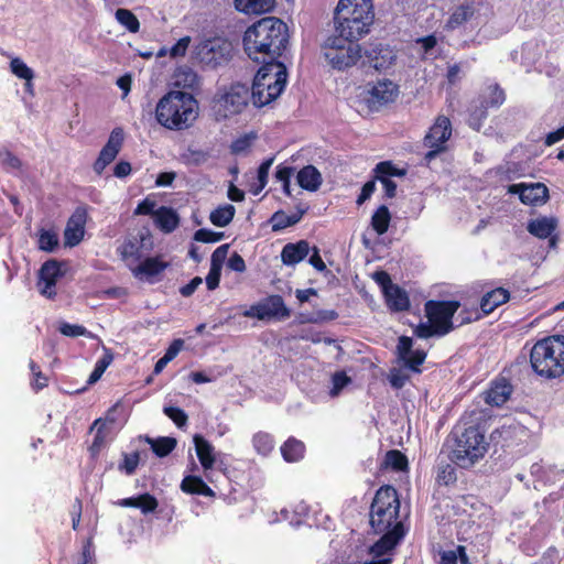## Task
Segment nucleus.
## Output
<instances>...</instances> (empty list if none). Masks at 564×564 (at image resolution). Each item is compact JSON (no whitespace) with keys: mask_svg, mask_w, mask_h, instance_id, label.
<instances>
[{"mask_svg":"<svg viewBox=\"0 0 564 564\" xmlns=\"http://www.w3.org/2000/svg\"><path fill=\"white\" fill-rule=\"evenodd\" d=\"M400 507L399 492L393 486L383 485L376 491L369 510L371 529L382 534L371 546L376 557L392 551L406 534V528L400 520Z\"/></svg>","mask_w":564,"mask_h":564,"instance_id":"obj_1","label":"nucleus"},{"mask_svg":"<svg viewBox=\"0 0 564 564\" xmlns=\"http://www.w3.org/2000/svg\"><path fill=\"white\" fill-rule=\"evenodd\" d=\"M290 41L288 25L279 18L267 17L248 26L242 45L254 62L280 61Z\"/></svg>","mask_w":564,"mask_h":564,"instance_id":"obj_2","label":"nucleus"},{"mask_svg":"<svg viewBox=\"0 0 564 564\" xmlns=\"http://www.w3.org/2000/svg\"><path fill=\"white\" fill-rule=\"evenodd\" d=\"M529 362L533 373L543 381L564 377V335L538 339L530 349Z\"/></svg>","mask_w":564,"mask_h":564,"instance_id":"obj_3","label":"nucleus"},{"mask_svg":"<svg viewBox=\"0 0 564 564\" xmlns=\"http://www.w3.org/2000/svg\"><path fill=\"white\" fill-rule=\"evenodd\" d=\"M198 104L189 93L171 90L158 102L156 121L169 130L187 129L197 118Z\"/></svg>","mask_w":564,"mask_h":564,"instance_id":"obj_4","label":"nucleus"},{"mask_svg":"<svg viewBox=\"0 0 564 564\" xmlns=\"http://www.w3.org/2000/svg\"><path fill=\"white\" fill-rule=\"evenodd\" d=\"M451 435L453 445L448 458L457 467L471 468L488 451L489 443L479 424L455 427Z\"/></svg>","mask_w":564,"mask_h":564,"instance_id":"obj_5","label":"nucleus"},{"mask_svg":"<svg viewBox=\"0 0 564 564\" xmlns=\"http://www.w3.org/2000/svg\"><path fill=\"white\" fill-rule=\"evenodd\" d=\"M254 75L251 87V100L257 108L274 101L288 83V69L281 61H263Z\"/></svg>","mask_w":564,"mask_h":564,"instance_id":"obj_6","label":"nucleus"},{"mask_svg":"<svg viewBox=\"0 0 564 564\" xmlns=\"http://www.w3.org/2000/svg\"><path fill=\"white\" fill-rule=\"evenodd\" d=\"M323 55L336 69H346L361 58L360 45L341 35L329 36L323 45Z\"/></svg>","mask_w":564,"mask_h":564,"instance_id":"obj_7","label":"nucleus"},{"mask_svg":"<svg viewBox=\"0 0 564 564\" xmlns=\"http://www.w3.org/2000/svg\"><path fill=\"white\" fill-rule=\"evenodd\" d=\"M460 303L456 300H429L424 304L425 316L445 336L455 329L453 318Z\"/></svg>","mask_w":564,"mask_h":564,"instance_id":"obj_8","label":"nucleus"},{"mask_svg":"<svg viewBox=\"0 0 564 564\" xmlns=\"http://www.w3.org/2000/svg\"><path fill=\"white\" fill-rule=\"evenodd\" d=\"M251 99L250 88L241 83L231 84L216 99L217 113L223 118L241 113Z\"/></svg>","mask_w":564,"mask_h":564,"instance_id":"obj_9","label":"nucleus"},{"mask_svg":"<svg viewBox=\"0 0 564 564\" xmlns=\"http://www.w3.org/2000/svg\"><path fill=\"white\" fill-rule=\"evenodd\" d=\"M242 315L259 321H268L271 318L285 319L291 316V311L285 306L281 295L273 294L261 302L252 304Z\"/></svg>","mask_w":564,"mask_h":564,"instance_id":"obj_10","label":"nucleus"},{"mask_svg":"<svg viewBox=\"0 0 564 564\" xmlns=\"http://www.w3.org/2000/svg\"><path fill=\"white\" fill-rule=\"evenodd\" d=\"M398 95L399 86L390 79H382L368 84L365 101L371 110H378L380 107L393 102Z\"/></svg>","mask_w":564,"mask_h":564,"instance_id":"obj_11","label":"nucleus"},{"mask_svg":"<svg viewBox=\"0 0 564 564\" xmlns=\"http://www.w3.org/2000/svg\"><path fill=\"white\" fill-rule=\"evenodd\" d=\"M508 193L518 194L521 203L529 206H542L550 198L547 186L540 182L511 184Z\"/></svg>","mask_w":564,"mask_h":564,"instance_id":"obj_12","label":"nucleus"},{"mask_svg":"<svg viewBox=\"0 0 564 564\" xmlns=\"http://www.w3.org/2000/svg\"><path fill=\"white\" fill-rule=\"evenodd\" d=\"M199 55L207 65L217 67L229 61L231 44L221 37L206 40L199 48Z\"/></svg>","mask_w":564,"mask_h":564,"instance_id":"obj_13","label":"nucleus"},{"mask_svg":"<svg viewBox=\"0 0 564 564\" xmlns=\"http://www.w3.org/2000/svg\"><path fill=\"white\" fill-rule=\"evenodd\" d=\"M124 141V132L120 127L115 128L108 138L107 143L102 147L98 158L93 164L94 171L100 175L105 169L117 158L122 149Z\"/></svg>","mask_w":564,"mask_h":564,"instance_id":"obj_14","label":"nucleus"},{"mask_svg":"<svg viewBox=\"0 0 564 564\" xmlns=\"http://www.w3.org/2000/svg\"><path fill=\"white\" fill-rule=\"evenodd\" d=\"M335 22L336 32H338L339 35L358 43V41L364 35L369 33L373 20H365L362 18L355 17L346 18L335 15Z\"/></svg>","mask_w":564,"mask_h":564,"instance_id":"obj_15","label":"nucleus"},{"mask_svg":"<svg viewBox=\"0 0 564 564\" xmlns=\"http://www.w3.org/2000/svg\"><path fill=\"white\" fill-rule=\"evenodd\" d=\"M88 214L85 206H78L67 220L64 230L65 245L75 247L84 239Z\"/></svg>","mask_w":564,"mask_h":564,"instance_id":"obj_16","label":"nucleus"},{"mask_svg":"<svg viewBox=\"0 0 564 564\" xmlns=\"http://www.w3.org/2000/svg\"><path fill=\"white\" fill-rule=\"evenodd\" d=\"M63 275L61 263L55 259L45 261L39 272L40 293L47 299L56 296L55 286L57 280Z\"/></svg>","mask_w":564,"mask_h":564,"instance_id":"obj_17","label":"nucleus"},{"mask_svg":"<svg viewBox=\"0 0 564 564\" xmlns=\"http://www.w3.org/2000/svg\"><path fill=\"white\" fill-rule=\"evenodd\" d=\"M368 64L377 70L389 68L395 61L394 51L387 44L370 43L365 50Z\"/></svg>","mask_w":564,"mask_h":564,"instance_id":"obj_18","label":"nucleus"},{"mask_svg":"<svg viewBox=\"0 0 564 564\" xmlns=\"http://www.w3.org/2000/svg\"><path fill=\"white\" fill-rule=\"evenodd\" d=\"M335 15L373 20L375 12L372 0H339Z\"/></svg>","mask_w":564,"mask_h":564,"instance_id":"obj_19","label":"nucleus"},{"mask_svg":"<svg viewBox=\"0 0 564 564\" xmlns=\"http://www.w3.org/2000/svg\"><path fill=\"white\" fill-rule=\"evenodd\" d=\"M452 135V122L448 117L440 115L423 139L424 147H447Z\"/></svg>","mask_w":564,"mask_h":564,"instance_id":"obj_20","label":"nucleus"},{"mask_svg":"<svg viewBox=\"0 0 564 564\" xmlns=\"http://www.w3.org/2000/svg\"><path fill=\"white\" fill-rule=\"evenodd\" d=\"M513 388L506 378L494 380L485 391V402L491 406H501L509 400Z\"/></svg>","mask_w":564,"mask_h":564,"instance_id":"obj_21","label":"nucleus"},{"mask_svg":"<svg viewBox=\"0 0 564 564\" xmlns=\"http://www.w3.org/2000/svg\"><path fill=\"white\" fill-rule=\"evenodd\" d=\"M193 443L195 446V452L197 458L204 470H209L214 468L216 463L215 447L212 445L209 441H207L203 435L195 434L193 436Z\"/></svg>","mask_w":564,"mask_h":564,"instance_id":"obj_22","label":"nucleus"},{"mask_svg":"<svg viewBox=\"0 0 564 564\" xmlns=\"http://www.w3.org/2000/svg\"><path fill=\"white\" fill-rule=\"evenodd\" d=\"M115 505L123 508H138L144 514L154 512L159 507L158 499L149 492H144L135 497L119 499Z\"/></svg>","mask_w":564,"mask_h":564,"instance_id":"obj_23","label":"nucleus"},{"mask_svg":"<svg viewBox=\"0 0 564 564\" xmlns=\"http://www.w3.org/2000/svg\"><path fill=\"white\" fill-rule=\"evenodd\" d=\"M557 226V218L542 216L535 219H530L527 224V230L530 235L539 239H546L556 231Z\"/></svg>","mask_w":564,"mask_h":564,"instance_id":"obj_24","label":"nucleus"},{"mask_svg":"<svg viewBox=\"0 0 564 564\" xmlns=\"http://www.w3.org/2000/svg\"><path fill=\"white\" fill-rule=\"evenodd\" d=\"M383 296L388 308L392 312H404L411 306L406 291L398 284L390 286Z\"/></svg>","mask_w":564,"mask_h":564,"instance_id":"obj_25","label":"nucleus"},{"mask_svg":"<svg viewBox=\"0 0 564 564\" xmlns=\"http://www.w3.org/2000/svg\"><path fill=\"white\" fill-rule=\"evenodd\" d=\"M310 250V243L306 240L286 243L281 251V260L285 265H295L307 257Z\"/></svg>","mask_w":564,"mask_h":564,"instance_id":"obj_26","label":"nucleus"},{"mask_svg":"<svg viewBox=\"0 0 564 564\" xmlns=\"http://www.w3.org/2000/svg\"><path fill=\"white\" fill-rule=\"evenodd\" d=\"M509 299L510 293L507 289L496 288L482 295L479 306L482 314L488 315L501 304L507 303Z\"/></svg>","mask_w":564,"mask_h":564,"instance_id":"obj_27","label":"nucleus"},{"mask_svg":"<svg viewBox=\"0 0 564 564\" xmlns=\"http://www.w3.org/2000/svg\"><path fill=\"white\" fill-rule=\"evenodd\" d=\"M237 11L251 15L264 14L273 11L275 0H234Z\"/></svg>","mask_w":564,"mask_h":564,"instance_id":"obj_28","label":"nucleus"},{"mask_svg":"<svg viewBox=\"0 0 564 564\" xmlns=\"http://www.w3.org/2000/svg\"><path fill=\"white\" fill-rule=\"evenodd\" d=\"M170 265L169 262L163 261L160 257H149L145 258L138 267H135L132 272L133 275L152 278L159 275Z\"/></svg>","mask_w":564,"mask_h":564,"instance_id":"obj_29","label":"nucleus"},{"mask_svg":"<svg viewBox=\"0 0 564 564\" xmlns=\"http://www.w3.org/2000/svg\"><path fill=\"white\" fill-rule=\"evenodd\" d=\"M156 226L165 234L174 231L180 225V217L172 207L161 206L155 212Z\"/></svg>","mask_w":564,"mask_h":564,"instance_id":"obj_30","label":"nucleus"},{"mask_svg":"<svg viewBox=\"0 0 564 564\" xmlns=\"http://www.w3.org/2000/svg\"><path fill=\"white\" fill-rule=\"evenodd\" d=\"M296 181L303 189L314 192L321 186L322 176L314 165H306L297 172Z\"/></svg>","mask_w":564,"mask_h":564,"instance_id":"obj_31","label":"nucleus"},{"mask_svg":"<svg viewBox=\"0 0 564 564\" xmlns=\"http://www.w3.org/2000/svg\"><path fill=\"white\" fill-rule=\"evenodd\" d=\"M280 451H281V455L285 462L296 463L304 458L306 447L302 441L295 438L294 436H290L281 445Z\"/></svg>","mask_w":564,"mask_h":564,"instance_id":"obj_32","label":"nucleus"},{"mask_svg":"<svg viewBox=\"0 0 564 564\" xmlns=\"http://www.w3.org/2000/svg\"><path fill=\"white\" fill-rule=\"evenodd\" d=\"M181 489L185 494L214 497V490L199 476H185L181 482Z\"/></svg>","mask_w":564,"mask_h":564,"instance_id":"obj_33","label":"nucleus"},{"mask_svg":"<svg viewBox=\"0 0 564 564\" xmlns=\"http://www.w3.org/2000/svg\"><path fill=\"white\" fill-rule=\"evenodd\" d=\"M306 212L307 207H297V212L291 215H288L283 210L275 212L270 219L272 224V230L280 231L288 227L296 225L303 218Z\"/></svg>","mask_w":564,"mask_h":564,"instance_id":"obj_34","label":"nucleus"},{"mask_svg":"<svg viewBox=\"0 0 564 564\" xmlns=\"http://www.w3.org/2000/svg\"><path fill=\"white\" fill-rule=\"evenodd\" d=\"M456 464L452 460H440L436 465L435 481L438 486H453L457 481Z\"/></svg>","mask_w":564,"mask_h":564,"instance_id":"obj_35","label":"nucleus"},{"mask_svg":"<svg viewBox=\"0 0 564 564\" xmlns=\"http://www.w3.org/2000/svg\"><path fill=\"white\" fill-rule=\"evenodd\" d=\"M391 213L386 205H380L372 214L370 225L378 236L384 235L391 223Z\"/></svg>","mask_w":564,"mask_h":564,"instance_id":"obj_36","label":"nucleus"},{"mask_svg":"<svg viewBox=\"0 0 564 564\" xmlns=\"http://www.w3.org/2000/svg\"><path fill=\"white\" fill-rule=\"evenodd\" d=\"M252 446L261 456H269L275 447V441L272 434L259 431L252 436Z\"/></svg>","mask_w":564,"mask_h":564,"instance_id":"obj_37","label":"nucleus"},{"mask_svg":"<svg viewBox=\"0 0 564 564\" xmlns=\"http://www.w3.org/2000/svg\"><path fill=\"white\" fill-rule=\"evenodd\" d=\"M381 468H391L395 471H404L409 468L408 457L399 449H390L384 455Z\"/></svg>","mask_w":564,"mask_h":564,"instance_id":"obj_38","label":"nucleus"},{"mask_svg":"<svg viewBox=\"0 0 564 564\" xmlns=\"http://www.w3.org/2000/svg\"><path fill=\"white\" fill-rule=\"evenodd\" d=\"M147 442L151 445V449L158 457L167 456L177 445L176 440L170 436H160L158 438L148 437Z\"/></svg>","mask_w":564,"mask_h":564,"instance_id":"obj_39","label":"nucleus"},{"mask_svg":"<svg viewBox=\"0 0 564 564\" xmlns=\"http://www.w3.org/2000/svg\"><path fill=\"white\" fill-rule=\"evenodd\" d=\"M235 213L236 209L230 204L218 206L210 213L209 220L217 227H226L232 221Z\"/></svg>","mask_w":564,"mask_h":564,"instance_id":"obj_40","label":"nucleus"},{"mask_svg":"<svg viewBox=\"0 0 564 564\" xmlns=\"http://www.w3.org/2000/svg\"><path fill=\"white\" fill-rule=\"evenodd\" d=\"M375 180L403 177L406 175V169L395 166L392 161H381L373 169Z\"/></svg>","mask_w":564,"mask_h":564,"instance_id":"obj_41","label":"nucleus"},{"mask_svg":"<svg viewBox=\"0 0 564 564\" xmlns=\"http://www.w3.org/2000/svg\"><path fill=\"white\" fill-rule=\"evenodd\" d=\"M505 100V90L498 84H492L487 88V94L484 96L481 107L485 108V110L488 108H499Z\"/></svg>","mask_w":564,"mask_h":564,"instance_id":"obj_42","label":"nucleus"},{"mask_svg":"<svg viewBox=\"0 0 564 564\" xmlns=\"http://www.w3.org/2000/svg\"><path fill=\"white\" fill-rule=\"evenodd\" d=\"M149 234H140L139 237H133L132 239L127 240L122 246V256L124 258H135L139 259L141 257V249L145 245V240H150Z\"/></svg>","mask_w":564,"mask_h":564,"instance_id":"obj_43","label":"nucleus"},{"mask_svg":"<svg viewBox=\"0 0 564 564\" xmlns=\"http://www.w3.org/2000/svg\"><path fill=\"white\" fill-rule=\"evenodd\" d=\"M440 556V564H469V558L464 545H457L455 550L443 551Z\"/></svg>","mask_w":564,"mask_h":564,"instance_id":"obj_44","label":"nucleus"},{"mask_svg":"<svg viewBox=\"0 0 564 564\" xmlns=\"http://www.w3.org/2000/svg\"><path fill=\"white\" fill-rule=\"evenodd\" d=\"M115 17L129 32L137 33L140 30V22L135 14L128 9H117Z\"/></svg>","mask_w":564,"mask_h":564,"instance_id":"obj_45","label":"nucleus"},{"mask_svg":"<svg viewBox=\"0 0 564 564\" xmlns=\"http://www.w3.org/2000/svg\"><path fill=\"white\" fill-rule=\"evenodd\" d=\"M112 360H113L112 354L107 350L106 354L101 358H99L97 360V362L95 364L94 370L89 375L87 383L93 384V383L97 382L101 378V376L104 375L106 369L110 366Z\"/></svg>","mask_w":564,"mask_h":564,"instance_id":"obj_46","label":"nucleus"},{"mask_svg":"<svg viewBox=\"0 0 564 564\" xmlns=\"http://www.w3.org/2000/svg\"><path fill=\"white\" fill-rule=\"evenodd\" d=\"M37 243L40 250L52 252L58 246V236L53 230L42 229L39 235Z\"/></svg>","mask_w":564,"mask_h":564,"instance_id":"obj_47","label":"nucleus"},{"mask_svg":"<svg viewBox=\"0 0 564 564\" xmlns=\"http://www.w3.org/2000/svg\"><path fill=\"white\" fill-rule=\"evenodd\" d=\"M198 84V77L191 68L178 69L175 74V85L183 88L193 89Z\"/></svg>","mask_w":564,"mask_h":564,"instance_id":"obj_48","label":"nucleus"},{"mask_svg":"<svg viewBox=\"0 0 564 564\" xmlns=\"http://www.w3.org/2000/svg\"><path fill=\"white\" fill-rule=\"evenodd\" d=\"M139 462H140L139 452L135 451L130 454L122 453V462L119 463L118 469L128 476L133 475L139 466Z\"/></svg>","mask_w":564,"mask_h":564,"instance_id":"obj_49","label":"nucleus"},{"mask_svg":"<svg viewBox=\"0 0 564 564\" xmlns=\"http://www.w3.org/2000/svg\"><path fill=\"white\" fill-rule=\"evenodd\" d=\"M11 72L19 78L26 80V85L31 86L34 77L33 70L20 58L15 57L10 63Z\"/></svg>","mask_w":564,"mask_h":564,"instance_id":"obj_50","label":"nucleus"},{"mask_svg":"<svg viewBox=\"0 0 564 564\" xmlns=\"http://www.w3.org/2000/svg\"><path fill=\"white\" fill-rule=\"evenodd\" d=\"M273 161L274 158H269L262 161L261 164L259 165L257 172L258 185L251 191L252 194L258 195L268 184L269 171Z\"/></svg>","mask_w":564,"mask_h":564,"instance_id":"obj_51","label":"nucleus"},{"mask_svg":"<svg viewBox=\"0 0 564 564\" xmlns=\"http://www.w3.org/2000/svg\"><path fill=\"white\" fill-rule=\"evenodd\" d=\"M30 370L32 372V381L31 386L35 392H39L43 388L47 387L48 378L41 371L40 366L34 361L30 360L29 362Z\"/></svg>","mask_w":564,"mask_h":564,"instance_id":"obj_52","label":"nucleus"},{"mask_svg":"<svg viewBox=\"0 0 564 564\" xmlns=\"http://www.w3.org/2000/svg\"><path fill=\"white\" fill-rule=\"evenodd\" d=\"M58 330L62 335L73 338L79 336H91V333L85 326L78 324H69L66 322L61 323Z\"/></svg>","mask_w":564,"mask_h":564,"instance_id":"obj_53","label":"nucleus"},{"mask_svg":"<svg viewBox=\"0 0 564 564\" xmlns=\"http://www.w3.org/2000/svg\"><path fill=\"white\" fill-rule=\"evenodd\" d=\"M426 352L424 350H412L404 359H402L405 366L413 372H421L420 366L424 362Z\"/></svg>","mask_w":564,"mask_h":564,"instance_id":"obj_54","label":"nucleus"},{"mask_svg":"<svg viewBox=\"0 0 564 564\" xmlns=\"http://www.w3.org/2000/svg\"><path fill=\"white\" fill-rule=\"evenodd\" d=\"M163 412L169 419H171L174 422V424L177 427H183L186 425L188 416L183 409L170 405L164 406Z\"/></svg>","mask_w":564,"mask_h":564,"instance_id":"obj_55","label":"nucleus"},{"mask_svg":"<svg viewBox=\"0 0 564 564\" xmlns=\"http://www.w3.org/2000/svg\"><path fill=\"white\" fill-rule=\"evenodd\" d=\"M224 238V232H216L207 228H200L195 231L194 240L203 243L218 242Z\"/></svg>","mask_w":564,"mask_h":564,"instance_id":"obj_56","label":"nucleus"},{"mask_svg":"<svg viewBox=\"0 0 564 564\" xmlns=\"http://www.w3.org/2000/svg\"><path fill=\"white\" fill-rule=\"evenodd\" d=\"M417 338L427 339L431 337H443L438 329L427 321V323H420L413 330Z\"/></svg>","mask_w":564,"mask_h":564,"instance_id":"obj_57","label":"nucleus"},{"mask_svg":"<svg viewBox=\"0 0 564 564\" xmlns=\"http://www.w3.org/2000/svg\"><path fill=\"white\" fill-rule=\"evenodd\" d=\"M481 317L482 314L477 307H463L458 312L456 319L458 321V326H462L478 321Z\"/></svg>","mask_w":564,"mask_h":564,"instance_id":"obj_58","label":"nucleus"},{"mask_svg":"<svg viewBox=\"0 0 564 564\" xmlns=\"http://www.w3.org/2000/svg\"><path fill=\"white\" fill-rule=\"evenodd\" d=\"M104 427H105L104 424H101L97 429L94 440H93V443L89 446V452L93 457H96L99 455L101 448L104 447V445L106 443V434H105Z\"/></svg>","mask_w":564,"mask_h":564,"instance_id":"obj_59","label":"nucleus"},{"mask_svg":"<svg viewBox=\"0 0 564 564\" xmlns=\"http://www.w3.org/2000/svg\"><path fill=\"white\" fill-rule=\"evenodd\" d=\"M76 564H96L95 550L90 539L84 542L80 556Z\"/></svg>","mask_w":564,"mask_h":564,"instance_id":"obj_60","label":"nucleus"},{"mask_svg":"<svg viewBox=\"0 0 564 564\" xmlns=\"http://www.w3.org/2000/svg\"><path fill=\"white\" fill-rule=\"evenodd\" d=\"M229 245L225 243L214 250L210 258V267L223 268V264L227 258Z\"/></svg>","mask_w":564,"mask_h":564,"instance_id":"obj_61","label":"nucleus"},{"mask_svg":"<svg viewBox=\"0 0 564 564\" xmlns=\"http://www.w3.org/2000/svg\"><path fill=\"white\" fill-rule=\"evenodd\" d=\"M332 382L330 393L332 395H337L350 382V378L344 371H338L333 375Z\"/></svg>","mask_w":564,"mask_h":564,"instance_id":"obj_62","label":"nucleus"},{"mask_svg":"<svg viewBox=\"0 0 564 564\" xmlns=\"http://www.w3.org/2000/svg\"><path fill=\"white\" fill-rule=\"evenodd\" d=\"M191 43L189 36L181 37L171 48L170 55L171 57H182L185 56L188 45Z\"/></svg>","mask_w":564,"mask_h":564,"instance_id":"obj_63","label":"nucleus"},{"mask_svg":"<svg viewBox=\"0 0 564 564\" xmlns=\"http://www.w3.org/2000/svg\"><path fill=\"white\" fill-rule=\"evenodd\" d=\"M409 380V376L402 373L399 369H392L389 375V382L394 389H402L406 381Z\"/></svg>","mask_w":564,"mask_h":564,"instance_id":"obj_64","label":"nucleus"}]
</instances>
